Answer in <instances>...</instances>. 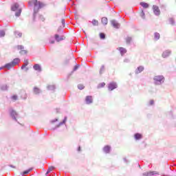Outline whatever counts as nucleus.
<instances>
[{"label":"nucleus","instance_id":"obj_1","mask_svg":"<svg viewBox=\"0 0 176 176\" xmlns=\"http://www.w3.org/2000/svg\"><path fill=\"white\" fill-rule=\"evenodd\" d=\"M30 2L34 6V13L39 12V9H42V8L45 6V4H43L41 1H38V0H32Z\"/></svg>","mask_w":176,"mask_h":176},{"label":"nucleus","instance_id":"obj_2","mask_svg":"<svg viewBox=\"0 0 176 176\" xmlns=\"http://www.w3.org/2000/svg\"><path fill=\"white\" fill-rule=\"evenodd\" d=\"M11 10L12 12H16L15 16L16 17H19L21 14V8H20V6L17 3H14L11 6Z\"/></svg>","mask_w":176,"mask_h":176},{"label":"nucleus","instance_id":"obj_3","mask_svg":"<svg viewBox=\"0 0 176 176\" xmlns=\"http://www.w3.org/2000/svg\"><path fill=\"white\" fill-rule=\"evenodd\" d=\"M153 79L155 85H160L162 82H164V77L163 76H155Z\"/></svg>","mask_w":176,"mask_h":176},{"label":"nucleus","instance_id":"obj_4","mask_svg":"<svg viewBox=\"0 0 176 176\" xmlns=\"http://www.w3.org/2000/svg\"><path fill=\"white\" fill-rule=\"evenodd\" d=\"M16 49L18 50H19V53L20 54H21L22 56H23L24 54H27L28 53V51H27V50L24 49V46L23 45H18L16 47Z\"/></svg>","mask_w":176,"mask_h":176},{"label":"nucleus","instance_id":"obj_5","mask_svg":"<svg viewBox=\"0 0 176 176\" xmlns=\"http://www.w3.org/2000/svg\"><path fill=\"white\" fill-rule=\"evenodd\" d=\"M118 87V85H116V82H111L109 84L108 89L109 91H112V90H115Z\"/></svg>","mask_w":176,"mask_h":176},{"label":"nucleus","instance_id":"obj_6","mask_svg":"<svg viewBox=\"0 0 176 176\" xmlns=\"http://www.w3.org/2000/svg\"><path fill=\"white\" fill-rule=\"evenodd\" d=\"M153 10L156 16H159V14H160V9H159V7L157 6H153Z\"/></svg>","mask_w":176,"mask_h":176},{"label":"nucleus","instance_id":"obj_7","mask_svg":"<svg viewBox=\"0 0 176 176\" xmlns=\"http://www.w3.org/2000/svg\"><path fill=\"white\" fill-rule=\"evenodd\" d=\"M85 102L86 104H93V96H86Z\"/></svg>","mask_w":176,"mask_h":176},{"label":"nucleus","instance_id":"obj_8","mask_svg":"<svg viewBox=\"0 0 176 176\" xmlns=\"http://www.w3.org/2000/svg\"><path fill=\"white\" fill-rule=\"evenodd\" d=\"M118 50H119V52L122 56H123L124 54H126V53H127V50L124 47H118Z\"/></svg>","mask_w":176,"mask_h":176},{"label":"nucleus","instance_id":"obj_9","mask_svg":"<svg viewBox=\"0 0 176 176\" xmlns=\"http://www.w3.org/2000/svg\"><path fill=\"white\" fill-rule=\"evenodd\" d=\"M28 60H24V64L22 65L21 67V69H25V71L27 72V71H28V67H27V65H28Z\"/></svg>","mask_w":176,"mask_h":176},{"label":"nucleus","instance_id":"obj_10","mask_svg":"<svg viewBox=\"0 0 176 176\" xmlns=\"http://www.w3.org/2000/svg\"><path fill=\"white\" fill-rule=\"evenodd\" d=\"M33 68L35 71H38V72H41V71H42V68L41 67V65L39 64H35L33 66Z\"/></svg>","mask_w":176,"mask_h":176},{"label":"nucleus","instance_id":"obj_11","mask_svg":"<svg viewBox=\"0 0 176 176\" xmlns=\"http://www.w3.org/2000/svg\"><path fill=\"white\" fill-rule=\"evenodd\" d=\"M111 25H113V27H114V28H119L120 25L118 22H116V21L112 20L111 21Z\"/></svg>","mask_w":176,"mask_h":176},{"label":"nucleus","instance_id":"obj_12","mask_svg":"<svg viewBox=\"0 0 176 176\" xmlns=\"http://www.w3.org/2000/svg\"><path fill=\"white\" fill-rule=\"evenodd\" d=\"M170 54H171V52L166 50L163 52L162 57H164V58H166L168 57V56H170Z\"/></svg>","mask_w":176,"mask_h":176},{"label":"nucleus","instance_id":"obj_13","mask_svg":"<svg viewBox=\"0 0 176 176\" xmlns=\"http://www.w3.org/2000/svg\"><path fill=\"white\" fill-rule=\"evenodd\" d=\"M103 151L104 152V153H109V152L111 151V146H105L103 148Z\"/></svg>","mask_w":176,"mask_h":176},{"label":"nucleus","instance_id":"obj_14","mask_svg":"<svg viewBox=\"0 0 176 176\" xmlns=\"http://www.w3.org/2000/svg\"><path fill=\"white\" fill-rule=\"evenodd\" d=\"M55 39L56 42H60L61 41H64V37L58 36V34H55Z\"/></svg>","mask_w":176,"mask_h":176},{"label":"nucleus","instance_id":"obj_15","mask_svg":"<svg viewBox=\"0 0 176 176\" xmlns=\"http://www.w3.org/2000/svg\"><path fill=\"white\" fill-rule=\"evenodd\" d=\"M144 71V67L140 66L137 68L135 70L136 74H140V72H142Z\"/></svg>","mask_w":176,"mask_h":176},{"label":"nucleus","instance_id":"obj_16","mask_svg":"<svg viewBox=\"0 0 176 176\" xmlns=\"http://www.w3.org/2000/svg\"><path fill=\"white\" fill-rule=\"evenodd\" d=\"M141 6H142V8H144V9H148V8H149V4L145 3V2H142L140 3Z\"/></svg>","mask_w":176,"mask_h":176},{"label":"nucleus","instance_id":"obj_17","mask_svg":"<svg viewBox=\"0 0 176 176\" xmlns=\"http://www.w3.org/2000/svg\"><path fill=\"white\" fill-rule=\"evenodd\" d=\"M14 36H16V38H21V36H23V33L20 32H15Z\"/></svg>","mask_w":176,"mask_h":176},{"label":"nucleus","instance_id":"obj_18","mask_svg":"<svg viewBox=\"0 0 176 176\" xmlns=\"http://www.w3.org/2000/svg\"><path fill=\"white\" fill-rule=\"evenodd\" d=\"M12 67H14L13 65V63H7L6 65H5V68H7L8 69H10V68H12Z\"/></svg>","mask_w":176,"mask_h":176},{"label":"nucleus","instance_id":"obj_19","mask_svg":"<svg viewBox=\"0 0 176 176\" xmlns=\"http://www.w3.org/2000/svg\"><path fill=\"white\" fill-rule=\"evenodd\" d=\"M134 137L135 140H141V138H142V135H141V133H135Z\"/></svg>","mask_w":176,"mask_h":176},{"label":"nucleus","instance_id":"obj_20","mask_svg":"<svg viewBox=\"0 0 176 176\" xmlns=\"http://www.w3.org/2000/svg\"><path fill=\"white\" fill-rule=\"evenodd\" d=\"M102 23L104 25H107L108 24V19L107 17H103L102 18Z\"/></svg>","mask_w":176,"mask_h":176},{"label":"nucleus","instance_id":"obj_21","mask_svg":"<svg viewBox=\"0 0 176 176\" xmlns=\"http://www.w3.org/2000/svg\"><path fill=\"white\" fill-rule=\"evenodd\" d=\"M105 72V65H102L101 67H100V75L102 74H104V72Z\"/></svg>","mask_w":176,"mask_h":176},{"label":"nucleus","instance_id":"obj_22","mask_svg":"<svg viewBox=\"0 0 176 176\" xmlns=\"http://www.w3.org/2000/svg\"><path fill=\"white\" fill-rule=\"evenodd\" d=\"M14 67H16L17 64L19 63V58H15L13 60V61L11 62Z\"/></svg>","mask_w":176,"mask_h":176},{"label":"nucleus","instance_id":"obj_23","mask_svg":"<svg viewBox=\"0 0 176 176\" xmlns=\"http://www.w3.org/2000/svg\"><path fill=\"white\" fill-rule=\"evenodd\" d=\"M34 94H39V93H41V90L38 87H34Z\"/></svg>","mask_w":176,"mask_h":176},{"label":"nucleus","instance_id":"obj_24","mask_svg":"<svg viewBox=\"0 0 176 176\" xmlns=\"http://www.w3.org/2000/svg\"><path fill=\"white\" fill-rule=\"evenodd\" d=\"M160 38V34L159 33H155L154 39H155V41H157Z\"/></svg>","mask_w":176,"mask_h":176},{"label":"nucleus","instance_id":"obj_25","mask_svg":"<svg viewBox=\"0 0 176 176\" xmlns=\"http://www.w3.org/2000/svg\"><path fill=\"white\" fill-rule=\"evenodd\" d=\"M148 175H157L159 174V172L157 171H150L148 173Z\"/></svg>","mask_w":176,"mask_h":176},{"label":"nucleus","instance_id":"obj_26","mask_svg":"<svg viewBox=\"0 0 176 176\" xmlns=\"http://www.w3.org/2000/svg\"><path fill=\"white\" fill-rule=\"evenodd\" d=\"M10 115H11V116H12L13 118H14V116H17V113L16 112V111L12 110V111H10Z\"/></svg>","mask_w":176,"mask_h":176},{"label":"nucleus","instance_id":"obj_27","mask_svg":"<svg viewBox=\"0 0 176 176\" xmlns=\"http://www.w3.org/2000/svg\"><path fill=\"white\" fill-rule=\"evenodd\" d=\"M104 86H105V82H101V83L98 84V88L101 89L102 87H104Z\"/></svg>","mask_w":176,"mask_h":176},{"label":"nucleus","instance_id":"obj_28","mask_svg":"<svg viewBox=\"0 0 176 176\" xmlns=\"http://www.w3.org/2000/svg\"><path fill=\"white\" fill-rule=\"evenodd\" d=\"M92 24H93V25H95V26L98 25V21H97V20H96V19H94V20L92 21Z\"/></svg>","mask_w":176,"mask_h":176},{"label":"nucleus","instance_id":"obj_29","mask_svg":"<svg viewBox=\"0 0 176 176\" xmlns=\"http://www.w3.org/2000/svg\"><path fill=\"white\" fill-rule=\"evenodd\" d=\"M78 88L79 89V90H83V89H85V85L80 84L78 85Z\"/></svg>","mask_w":176,"mask_h":176},{"label":"nucleus","instance_id":"obj_30","mask_svg":"<svg viewBox=\"0 0 176 176\" xmlns=\"http://www.w3.org/2000/svg\"><path fill=\"white\" fill-rule=\"evenodd\" d=\"M140 16L142 19H145V12H144V10L141 11Z\"/></svg>","mask_w":176,"mask_h":176},{"label":"nucleus","instance_id":"obj_31","mask_svg":"<svg viewBox=\"0 0 176 176\" xmlns=\"http://www.w3.org/2000/svg\"><path fill=\"white\" fill-rule=\"evenodd\" d=\"M100 39H105V34L104 33H100Z\"/></svg>","mask_w":176,"mask_h":176},{"label":"nucleus","instance_id":"obj_32","mask_svg":"<svg viewBox=\"0 0 176 176\" xmlns=\"http://www.w3.org/2000/svg\"><path fill=\"white\" fill-rule=\"evenodd\" d=\"M0 36L1 37L5 36V31H3V30L0 31Z\"/></svg>","mask_w":176,"mask_h":176},{"label":"nucleus","instance_id":"obj_33","mask_svg":"<svg viewBox=\"0 0 176 176\" xmlns=\"http://www.w3.org/2000/svg\"><path fill=\"white\" fill-rule=\"evenodd\" d=\"M126 43H130V42H131V37H127L126 38Z\"/></svg>","mask_w":176,"mask_h":176},{"label":"nucleus","instance_id":"obj_34","mask_svg":"<svg viewBox=\"0 0 176 176\" xmlns=\"http://www.w3.org/2000/svg\"><path fill=\"white\" fill-rule=\"evenodd\" d=\"M52 170H54V167H53V166H51V167H50L49 168H48V173H51V171Z\"/></svg>","mask_w":176,"mask_h":176},{"label":"nucleus","instance_id":"obj_35","mask_svg":"<svg viewBox=\"0 0 176 176\" xmlns=\"http://www.w3.org/2000/svg\"><path fill=\"white\" fill-rule=\"evenodd\" d=\"M12 99L14 100V101H16V100H17V96L16 95L12 96Z\"/></svg>","mask_w":176,"mask_h":176},{"label":"nucleus","instance_id":"obj_36","mask_svg":"<svg viewBox=\"0 0 176 176\" xmlns=\"http://www.w3.org/2000/svg\"><path fill=\"white\" fill-rule=\"evenodd\" d=\"M153 104H155V101L153 100H150L149 104L150 105H153Z\"/></svg>","mask_w":176,"mask_h":176},{"label":"nucleus","instance_id":"obj_37","mask_svg":"<svg viewBox=\"0 0 176 176\" xmlns=\"http://www.w3.org/2000/svg\"><path fill=\"white\" fill-rule=\"evenodd\" d=\"M40 19L41 21H45V18L43 17V16H40Z\"/></svg>","mask_w":176,"mask_h":176},{"label":"nucleus","instance_id":"obj_38","mask_svg":"<svg viewBox=\"0 0 176 176\" xmlns=\"http://www.w3.org/2000/svg\"><path fill=\"white\" fill-rule=\"evenodd\" d=\"M30 171H31V169L24 171L23 174H28V173H30Z\"/></svg>","mask_w":176,"mask_h":176},{"label":"nucleus","instance_id":"obj_39","mask_svg":"<svg viewBox=\"0 0 176 176\" xmlns=\"http://www.w3.org/2000/svg\"><path fill=\"white\" fill-rule=\"evenodd\" d=\"M124 63H129V59L128 58H125L124 60Z\"/></svg>","mask_w":176,"mask_h":176},{"label":"nucleus","instance_id":"obj_40","mask_svg":"<svg viewBox=\"0 0 176 176\" xmlns=\"http://www.w3.org/2000/svg\"><path fill=\"white\" fill-rule=\"evenodd\" d=\"M61 22H62V24H65V19H62Z\"/></svg>","mask_w":176,"mask_h":176},{"label":"nucleus","instance_id":"obj_41","mask_svg":"<svg viewBox=\"0 0 176 176\" xmlns=\"http://www.w3.org/2000/svg\"><path fill=\"white\" fill-rule=\"evenodd\" d=\"M78 66H75L74 68V71H76V69H78Z\"/></svg>","mask_w":176,"mask_h":176},{"label":"nucleus","instance_id":"obj_42","mask_svg":"<svg viewBox=\"0 0 176 176\" xmlns=\"http://www.w3.org/2000/svg\"><path fill=\"white\" fill-rule=\"evenodd\" d=\"M170 21L171 22V24H174V21H173V19H170Z\"/></svg>","mask_w":176,"mask_h":176},{"label":"nucleus","instance_id":"obj_43","mask_svg":"<svg viewBox=\"0 0 176 176\" xmlns=\"http://www.w3.org/2000/svg\"><path fill=\"white\" fill-rule=\"evenodd\" d=\"M77 151H78V152H80V146H78Z\"/></svg>","mask_w":176,"mask_h":176},{"label":"nucleus","instance_id":"obj_44","mask_svg":"<svg viewBox=\"0 0 176 176\" xmlns=\"http://www.w3.org/2000/svg\"><path fill=\"white\" fill-rule=\"evenodd\" d=\"M65 122H67V118H65V120H63V123H65Z\"/></svg>","mask_w":176,"mask_h":176},{"label":"nucleus","instance_id":"obj_45","mask_svg":"<svg viewBox=\"0 0 176 176\" xmlns=\"http://www.w3.org/2000/svg\"><path fill=\"white\" fill-rule=\"evenodd\" d=\"M49 173H50V172H49V170H47L46 173V175H47V174H49Z\"/></svg>","mask_w":176,"mask_h":176},{"label":"nucleus","instance_id":"obj_46","mask_svg":"<svg viewBox=\"0 0 176 176\" xmlns=\"http://www.w3.org/2000/svg\"><path fill=\"white\" fill-rule=\"evenodd\" d=\"M51 43H54V41H51Z\"/></svg>","mask_w":176,"mask_h":176}]
</instances>
